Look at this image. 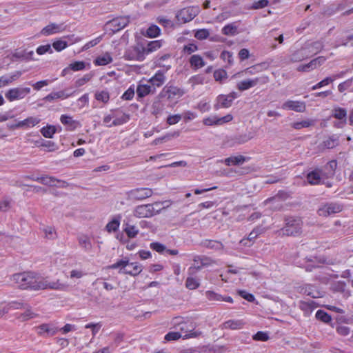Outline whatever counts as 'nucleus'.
<instances>
[{"instance_id": "nucleus-1", "label": "nucleus", "mask_w": 353, "mask_h": 353, "mask_svg": "<svg viewBox=\"0 0 353 353\" xmlns=\"http://www.w3.org/2000/svg\"><path fill=\"white\" fill-rule=\"evenodd\" d=\"M172 325L181 333L183 339L197 338L202 334L201 331L195 330L196 324L188 317L175 316L172 320Z\"/></svg>"}, {"instance_id": "nucleus-2", "label": "nucleus", "mask_w": 353, "mask_h": 353, "mask_svg": "<svg viewBox=\"0 0 353 353\" xmlns=\"http://www.w3.org/2000/svg\"><path fill=\"white\" fill-rule=\"evenodd\" d=\"M39 276L31 272L14 274L11 277L19 288L31 290H39Z\"/></svg>"}, {"instance_id": "nucleus-3", "label": "nucleus", "mask_w": 353, "mask_h": 353, "mask_svg": "<svg viewBox=\"0 0 353 353\" xmlns=\"http://www.w3.org/2000/svg\"><path fill=\"white\" fill-rule=\"evenodd\" d=\"M285 225L276 231L278 236H299L302 233L303 221L296 217H286L284 219Z\"/></svg>"}, {"instance_id": "nucleus-4", "label": "nucleus", "mask_w": 353, "mask_h": 353, "mask_svg": "<svg viewBox=\"0 0 353 353\" xmlns=\"http://www.w3.org/2000/svg\"><path fill=\"white\" fill-rule=\"evenodd\" d=\"M108 268L110 270L119 269V274H129L132 276L139 275L143 270L141 264L137 262L130 263L127 258L117 261L116 263L110 265Z\"/></svg>"}, {"instance_id": "nucleus-5", "label": "nucleus", "mask_w": 353, "mask_h": 353, "mask_svg": "<svg viewBox=\"0 0 353 353\" xmlns=\"http://www.w3.org/2000/svg\"><path fill=\"white\" fill-rule=\"evenodd\" d=\"M161 205L160 202L139 205L133 210V215L139 219L150 218L159 213L161 210Z\"/></svg>"}, {"instance_id": "nucleus-6", "label": "nucleus", "mask_w": 353, "mask_h": 353, "mask_svg": "<svg viewBox=\"0 0 353 353\" xmlns=\"http://www.w3.org/2000/svg\"><path fill=\"white\" fill-rule=\"evenodd\" d=\"M238 95L235 92H232L228 94H219L216 99L214 104V109L218 110L221 108H228L232 106L233 101L237 98Z\"/></svg>"}, {"instance_id": "nucleus-7", "label": "nucleus", "mask_w": 353, "mask_h": 353, "mask_svg": "<svg viewBox=\"0 0 353 353\" xmlns=\"http://www.w3.org/2000/svg\"><path fill=\"white\" fill-rule=\"evenodd\" d=\"M200 12L199 6H190L181 9L177 14L178 21L187 23L192 21Z\"/></svg>"}, {"instance_id": "nucleus-8", "label": "nucleus", "mask_w": 353, "mask_h": 353, "mask_svg": "<svg viewBox=\"0 0 353 353\" xmlns=\"http://www.w3.org/2000/svg\"><path fill=\"white\" fill-rule=\"evenodd\" d=\"M145 47L142 46H134L128 48L124 54L126 60L142 61L145 59Z\"/></svg>"}, {"instance_id": "nucleus-9", "label": "nucleus", "mask_w": 353, "mask_h": 353, "mask_svg": "<svg viewBox=\"0 0 353 353\" xmlns=\"http://www.w3.org/2000/svg\"><path fill=\"white\" fill-rule=\"evenodd\" d=\"M153 194V190L148 188H138L127 192L128 197L132 200L142 201Z\"/></svg>"}, {"instance_id": "nucleus-10", "label": "nucleus", "mask_w": 353, "mask_h": 353, "mask_svg": "<svg viewBox=\"0 0 353 353\" xmlns=\"http://www.w3.org/2000/svg\"><path fill=\"white\" fill-rule=\"evenodd\" d=\"M30 92V88H14L9 89L6 93L5 97L8 101L12 102L14 101L20 100L23 99L27 94Z\"/></svg>"}, {"instance_id": "nucleus-11", "label": "nucleus", "mask_w": 353, "mask_h": 353, "mask_svg": "<svg viewBox=\"0 0 353 353\" xmlns=\"http://www.w3.org/2000/svg\"><path fill=\"white\" fill-rule=\"evenodd\" d=\"M268 81L269 77L268 76L248 79L239 82L236 85V88L240 91H244L256 85L258 83L265 84Z\"/></svg>"}, {"instance_id": "nucleus-12", "label": "nucleus", "mask_w": 353, "mask_h": 353, "mask_svg": "<svg viewBox=\"0 0 353 353\" xmlns=\"http://www.w3.org/2000/svg\"><path fill=\"white\" fill-rule=\"evenodd\" d=\"M343 210V205L336 203H327L321 205L317 213L320 216L327 217Z\"/></svg>"}, {"instance_id": "nucleus-13", "label": "nucleus", "mask_w": 353, "mask_h": 353, "mask_svg": "<svg viewBox=\"0 0 353 353\" xmlns=\"http://www.w3.org/2000/svg\"><path fill=\"white\" fill-rule=\"evenodd\" d=\"M38 287L39 290L49 289L63 291L67 288V285L65 283H62L59 279L50 281L47 279L41 277L39 279V283Z\"/></svg>"}, {"instance_id": "nucleus-14", "label": "nucleus", "mask_w": 353, "mask_h": 353, "mask_svg": "<svg viewBox=\"0 0 353 353\" xmlns=\"http://www.w3.org/2000/svg\"><path fill=\"white\" fill-rule=\"evenodd\" d=\"M35 181L49 186L57 187V188H67L68 186V183L63 180L58 179L54 176H45L37 177Z\"/></svg>"}, {"instance_id": "nucleus-15", "label": "nucleus", "mask_w": 353, "mask_h": 353, "mask_svg": "<svg viewBox=\"0 0 353 353\" xmlns=\"http://www.w3.org/2000/svg\"><path fill=\"white\" fill-rule=\"evenodd\" d=\"M193 265L189 268V270L194 268L199 270L203 268L211 266L215 263V261L211 258L206 256L196 255L193 259Z\"/></svg>"}, {"instance_id": "nucleus-16", "label": "nucleus", "mask_w": 353, "mask_h": 353, "mask_svg": "<svg viewBox=\"0 0 353 353\" xmlns=\"http://www.w3.org/2000/svg\"><path fill=\"white\" fill-rule=\"evenodd\" d=\"M60 121L65 126L67 131H74L81 126L79 121L73 119L72 116L68 114H61Z\"/></svg>"}, {"instance_id": "nucleus-17", "label": "nucleus", "mask_w": 353, "mask_h": 353, "mask_svg": "<svg viewBox=\"0 0 353 353\" xmlns=\"http://www.w3.org/2000/svg\"><path fill=\"white\" fill-rule=\"evenodd\" d=\"M282 109L293 110L297 112H304L306 110L305 103L299 101L288 100L283 103Z\"/></svg>"}, {"instance_id": "nucleus-18", "label": "nucleus", "mask_w": 353, "mask_h": 353, "mask_svg": "<svg viewBox=\"0 0 353 353\" xmlns=\"http://www.w3.org/2000/svg\"><path fill=\"white\" fill-rule=\"evenodd\" d=\"M41 121L39 117H29L16 123L15 127L17 128H30L38 125Z\"/></svg>"}, {"instance_id": "nucleus-19", "label": "nucleus", "mask_w": 353, "mask_h": 353, "mask_svg": "<svg viewBox=\"0 0 353 353\" xmlns=\"http://www.w3.org/2000/svg\"><path fill=\"white\" fill-rule=\"evenodd\" d=\"M339 145V139L334 136L325 138L319 145L321 150L332 149Z\"/></svg>"}, {"instance_id": "nucleus-20", "label": "nucleus", "mask_w": 353, "mask_h": 353, "mask_svg": "<svg viewBox=\"0 0 353 353\" xmlns=\"http://www.w3.org/2000/svg\"><path fill=\"white\" fill-rule=\"evenodd\" d=\"M310 57V54L306 50L305 46L295 51L292 55L290 60L292 62H299Z\"/></svg>"}, {"instance_id": "nucleus-21", "label": "nucleus", "mask_w": 353, "mask_h": 353, "mask_svg": "<svg viewBox=\"0 0 353 353\" xmlns=\"http://www.w3.org/2000/svg\"><path fill=\"white\" fill-rule=\"evenodd\" d=\"M129 18L128 17H119L113 19L111 21V25L114 27V31H119L124 28L129 23Z\"/></svg>"}, {"instance_id": "nucleus-22", "label": "nucleus", "mask_w": 353, "mask_h": 353, "mask_svg": "<svg viewBox=\"0 0 353 353\" xmlns=\"http://www.w3.org/2000/svg\"><path fill=\"white\" fill-rule=\"evenodd\" d=\"M189 63L191 68L194 70L200 69L205 65L203 57L199 54L192 55L189 59Z\"/></svg>"}, {"instance_id": "nucleus-23", "label": "nucleus", "mask_w": 353, "mask_h": 353, "mask_svg": "<svg viewBox=\"0 0 353 353\" xmlns=\"http://www.w3.org/2000/svg\"><path fill=\"white\" fill-rule=\"evenodd\" d=\"M37 143L38 147L43 148L46 152H54L59 149L57 144L50 140L41 139L39 141H37Z\"/></svg>"}, {"instance_id": "nucleus-24", "label": "nucleus", "mask_w": 353, "mask_h": 353, "mask_svg": "<svg viewBox=\"0 0 353 353\" xmlns=\"http://www.w3.org/2000/svg\"><path fill=\"white\" fill-rule=\"evenodd\" d=\"M249 158H246L243 155L231 156L224 159V163L228 166L238 165L243 164Z\"/></svg>"}, {"instance_id": "nucleus-25", "label": "nucleus", "mask_w": 353, "mask_h": 353, "mask_svg": "<svg viewBox=\"0 0 353 353\" xmlns=\"http://www.w3.org/2000/svg\"><path fill=\"white\" fill-rule=\"evenodd\" d=\"M165 81L164 72L159 70L150 79L149 82L154 86L161 87Z\"/></svg>"}, {"instance_id": "nucleus-26", "label": "nucleus", "mask_w": 353, "mask_h": 353, "mask_svg": "<svg viewBox=\"0 0 353 353\" xmlns=\"http://www.w3.org/2000/svg\"><path fill=\"white\" fill-rule=\"evenodd\" d=\"M321 170L316 169L307 174V181L311 185H319L321 183Z\"/></svg>"}, {"instance_id": "nucleus-27", "label": "nucleus", "mask_w": 353, "mask_h": 353, "mask_svg": "<svg viewBox=\"0 0 353 353\" xmlns=\"http://www.w3.org/2000/svg\"><path fill=\"white\" fill-rule=\"evenodd\" d=\"M121 219V214H117L114 216L113 219L109 221L105 226V230L107 232L111 233L117 231L119 228Z\"/></svg>"}, {"instance_id": "nucleus-28", "label": "nucleus", "mask_w": 353, "mask_h": 353, "mask_svg": "<svg viewBox=\"0 0 353 353\" xmlns=\"http://www.w3.org/2000/svg\"><path fill=\"white\" fill-rule=\"evenodd\" d=\"M112 62V57L109 52L98 56L93 61L96 66H103Z\"/></svg>"}, {"instance_id": "nucleus-29", "label": "nucleus", "mask_w": 353, "mask_h": 353, "mask_svg": "<svg viewBox=\"0 0 353 353\" xmlns=\"http://www.w3.org/2000/svg\"><path fill=\"white\" fill-rule=\"evenodd\" d=\"M305 46L310 57L320 52L323 48V44L321 41H315Z\"/></svg>"}, {"instance_id": "nucleus-30", "label": "nucleus", "mask_w": 353, "mask_h": 353, "mask_svg": "<svg viewBox=\"0 0 353 353\" xmlns=\"http://www.w3.org/2000/svg\"><path fill=\"white\" fill-rule=\"evenodd\" d=\"M245 322L243 320L230 319L223 324L225 329L240 330L243 327Z\"/></svg>"}, {"instance_id": "nucleus-31", "label": "nucleus", "mask_w": 353, "mask_h": 353, "mask_svg": "<svg viewBox=\"0 0 353 353\" xmlns=\"http://www.w3.org/2000/svg\"><path fill=\"white\" fill-rule=\"evenodd\" d=\"M61 31L62 28L61 25H58L56 23H50L42 29L41 34L43 35L49 36L51 34L61 32Z\"/></svg>"}, {"instance_id": "nucleus-32", "label": "nucleus", "mask_w": 353, "mask_h": 353, "mask_svg": "<svg viewBox=\"0 0 353 353\" xmlns=\"http://www.w3.org/2000/svg\"><path fill=\"white\" fill-rule=\"evenodd\" d=\"M57 332V327H52L48 323L41 324L38 327V334L39 335H43L46 333L50 336H53Z\"/></svg>"}, {"instance_id": "nucleus-33", "label": "nucleus", "mask_w": 353, "mask_h": 353, "mask_svg": "<svg viewBox=\"0 0 353 353\" xmlns=\"http://www.w3.org/2000/svg\"><path fill=\"white\" fill-rule=\"evenodd\" d=\"M37 316V314L32 310L30 307H28L24 312L17 314L16 318L20 321L23 322L34 319Z\"/></svg>"}, {"instance_id": "nucleus-34", "label": "nucleus", "mask_w": 353, "mask_h": 353, "mask_svg": "<svg viewBox=\"0 0 353 353\" xmlns=\"http://www.w3.org/2000/svg\"><path fill=\"white\" fill-rule=\"evenodd\" d=\"M332 117L339 120H343V124L346 123L347 111L345 108L335 107L332 110Z\"/></svg>"}, {"instance_id": "nucleus-35", "label": "nucleus", "mask_w": 353, "mask_h": 353, "mask_svg": "<svg viewBox=\"0 0 353 353\" xmlns=\"http://www.w3.org/2000/svg\"><path fill=\"white\" fill-rule=\"evenodd\" d=\"M123 231L130 239L135 238L139 234V229L135 225L126 223L123 224Z\"/></svg>"}, {"instance_id": "nucleus-36", "label": "nucleus", "mask_w": 353, "mask_h": 353, "mask_svg": "<svg viewBox=\"0 0 353 353\" xmlns=\"http://www.w3.org/2000/svg\"><path fill=\"white\" fill-rule=\"evenodd\" d=\"M318 307V305L314 301H301L299 302V308L304 312H312Z\"/></svg>"}, {"instance_id": "nucleus-37", "label": "nucleus", "mask_w": 353, "mask_h": 353, "mask_svg": "<svg viewBox=\"0 0 353 353\" xmlns=\"http://www.w3.org/2000/svg\"><path fill=\"white\" fill-rule=\"evenodd\" d=\"M70 97V94H66L65 91L61 90L59 92H51L48 94L45 99L48 101H52L54 99H65Z\"/></svg>"}, {"instance_id": "nucleus-38", "label": "nucleus", "mask_w": 353, "mask_h": 353, "mask_svg": "<svg viewBox=\"0 0 353 353\" xmlns=\"http://www.w3.org/2000/svg\"><path fill=\"white\" fill-rule=\"evenodd\" d=\"M203 245L207 248L213 249L215 250H220L223 248V243L221 241L216 240H205L203 242Z\"/></svg>"}, {"instance_id": "nucleus-39", "label": "nucleus", "mask_w": 353, "mask_h": 353, "mask_svg": "<svg viewBox=\"0 0 353 353\" xmlns=\"http://www.w3.org/2000/svg\"><path fill=\"white\" fill-rule=\"evenodd\" d=\"M162 46V41L161 40H154L150 41L147 47L145 48V55L148 54L154 51L157 50Z\"/></svg>"}, {"instance_id": "nucleus-40", "label": "nucleus", "mask_w": 353, "mask_h": 353, "mask_svg": "<svg viewBox=\"0 0 353 353\" xmlns=\"http://www.w3.org/2000/svg\"><path fill=\"white\" fill-rule=\"evenodd\" d=\"M57 132V128L54 125H48L46 126L43 127L41 129V134L48 139H51L53 137L54 134Z\"/></svg>"}, {"instance_id": "nucleus-41", "label": "nucleus", "mask_w": 353, "mask_h": 353, "mask_svg": "<svg viewBox=\"0 0 353 353\" xmlns=\"http://www.w3.org/2000/svg\"><path fill=\"white\" fill-rule=\"evenodd\" d=\"M94 98L99 102L107 103L110 100V93L108 90L97 91L94 94Z\"/></svg>"}, {"instance_id": "nucleus-42", "label": "nucleus", "mask_w": 353, "mask_h": 353, "mask_svg": "<svg viewBox=\"0 0 353 353\" xmlns=\"http://www.w3.org/2000/svg\"><path fill=\"white\" fill-rule=\"evenodd\" d=\"M178 136H179V132H174L173 133H168V134H166L165 135H164L163 137H158V138L155 139L152 142L151 144L154 145H157L162 143H163V142H165L166 141L170 140L172 137H178Z\"/></svg>"}, {"instance_id": "nucleus-43", "label": "nucleus", "mask_w": 353, "mask_h": 353, "mask_svg": "<svg viewBox=\"0 0 353 353\" xmlns=\"http://www.w3.org/2000/svg\"><path fill=\"white\" fill-rule=\"evenodd\" d=\"M150 91L151 86L147 84H140L137 88V94L140 98L147 96Z\"/></svg>"}, {"instance_id": "nucleus-44", "label": "nucleus", "mask_w": 353, "mask_h": 353, "mask_svg": "<svg viewBox=\"0 0 353 353\" xmlns=\"http://www.w3.org/2000/svg\"><path fill=\"white\" fill-rule=\"evenodd\" d=\"M326 59H327L325 57L319 56V57L311 60L307 63L310 65L311 70H313L320 67L321 65H323L325 62Z\"/></svg>"}, {"instance_id": "nucleus-45", "label": "nucleus", "mask_w": 353, "mask_h": 353, "mask_svg": "<svg viewBox=\"0 0 353 353\" xmlns=\"http://www.w3.org/2000/svg\"><path fill=\"white\" fill-rule=\"evenodd\" d=\"M316 318L326 323H328L332 321L331 316L326 312L321 310H319L316 312Z\"/></svg>"}, {"instance_id": "nucleus-46", "label": "nucleus", "mask_w": 353, "mask_h": 353, "mask_svg": "<svg viewBox=\"0 0 353 353\" xmlns=\"http://www.w3.org/2000/svg\"><path fill=\"white\" fill-rule=\"evenodd\" d=\"M16 75L1 76L0 77V88L8 86L17 79Z\"/></svg>"}, {"instance_id": "nucleus-47", "label": "nucleus", "mask_w": 353, "mask_h": 353, "mask_svg": "<svg viewBox=\"0 0 353 353\" xmlns=\"http://www.w3.org/2000/svg\"><path fill=\"white\" fill-rule=\"evenodd\" d=\"M160 33L161 30L156 25L150 26L146 31V35L150 38H155L158 37L160 34Z\"/></svg>"}, {"instance_id": "nucleus-48", "label": "nucleus", "mask_w": 353, "mask_h": 353, "mask_svg": "<svg viewBox=\"0 0 353 353\" xmlns=\"http://www.w3.org/2000/svg\"><path fill=\"white\" fill-rule=\"evenodd\" d=\"M313 124L311 120H303L301 121H296L292 124V127L296 130H300L304 128H308Z\"/></svg>"}, {"instance_id": "nucleus-49", "label": "nucleus", "mask_w": 353, "mask_h": 353, "mask_svg": "<svg viewBox=\"0 0 353 353\" xmlns=\"http://www.w3.org/2000/svg\"><path fill=\"white\" fill-rule=\"evenodd\" d=\"M200 285L199 281L193 277H188L185 281V287L189 290H195Z\"/></svg>"}, {"instance_id": "nucleus-50", "label": "nucleus", "mask_w": 353, "mask_h": 353, "mask_svg": "<svg viewBox=\"0 0 353 353\" xmlns=\"http://www.w3.org/2000/svg\"><path fill=\"white\" fill-rule=\"evenodd\" d=\"M205 297L210 301H221L222 295L212 291L208 290L205 293Z\"/></svg>"}, {"instance_id": "nucleus-51", "label": "nucleus", "mask_w": 353, "mask_h": 353, "mask_svg": "<svg viewBox=\"0 0 353 353\" xmlns=\"http://www.w3.org/2000/svg\"><path fill=\"white\" fill-rule=\"evenodd\" d=\"M199 49L198 46L193 43H190L187 45H185L182 49V52L184 54L190 55L193 52L197 51Z\"/></svg>"}, {"instance_id": "nucleus-52", "label": "nucleus", "mask_w": 353, "mask_h": 353, "mask_svg": "<svg viewBox=\"0 0 353 353\" xmlns=\"http://www.w3.org/2000/svg\"><path fill=\"white\" fill-rule=\"evenodd\" d=\"M68 68L72 71H81L85 68V63L83 61H77L71 63L69 65Z\"/></svg>"}, {"instance_id": "nucleus-53", "label": "nucleus", "mask_w": 353, "mask_h": 353, "mask_svg": "<svg viewBox=\"0 0 353 353\" xmlns=\"http://www.w3.org/2000/svg\"><path fill=\"white\" fill-rule=\"evenodd\" d=\"M181 338L183 339L181 333L177 331L169 332L164 336V339L166 341H177Z\"/></svg>"}, {"instance_id": "nucleus-54", "label": "nucleus", "mask_w": 353, "mask_h": 353, "mask_svg": "<svg viewBox=\"0 0 353 353\" xmlns=\"http://www.w3.org/2000/svg\"><path fill=\"white\" fill-rule=\"evenodd\" d=\"M45 233V237L48 239H54L57 238V232L54 228L48 226L43 229Z\"/></svg>"}, {"instance_id": "nucleus-55", "label": "nucleus", "mask_w": 353, "mask_h": 353, "mask_svg": "<svg viewBox=\"0 0 353 353\" xmlns=\"http://www.w3.org/2000/svg\"><path fill=\"white\" fill-rule=\"evenodd\" d=\"M52 47L54 48V49L56 51L60 52V51L65 49L68 47V43L65 41L59 39V40L54 41L52 43Z\"/></svg>"}, {"instance_id": "nucleus-56", "label": "nucleus", "mask_w": 353, "mask_h": 353, "mask_svg": "<svg viewBox=\"0 0 353 353\" xmlns=\"http://www.w3.org/2000/svg\"><path fill=\"white\" fill-rule=\"evenodd\" d=\"M210 35V32L207 29L197 30L194 33V37L199 40L206 39Z\"/></svg>"}, {"instance_id": "nucleus-57", "label": "nucleus", "mask_w": 353, "mask_h": 353, "mask_svg": "<svg viewBox=\"0 0 353 353\" xmlns=\"http://www.w3.org/2000/svg\"><path fill=\"white\" fill-rule=\"evenodd\" d=\"M181 115V119H183L185 123L195 119L198 116L196 112H192L190 110L185 111Z\"/></svg>"}, {"instance_id": "nucleus-58", "label": "nucleus", "mask_w": 353, "mask_h": 353, "mask_svg": "<svg viewBox=\"0 0 353 353\" xmlns=\"http://www.w3.org/2000/svg\"><path fill=\"white\" fill-rule=\"evenodd\" d=\"M150 248L152 250H154V251H155V252H158L159 254H163L165 252V246L163 244H162V243H161L159 242H152V243H151L150 244Z\"/></svg>"}, {"instance_id": "nucleus-59", "label": "nucleus", "mask_w": 353, "mask_h": 353, "mask_svg": "<svg viewBox=\"0 0 353 353\" xmlns=\"http://www.w3.org/2000/svg\"><path fill=\"white\" fill-rule=\"evenodd\" d=\"M128 120L129 116L125 114H123L119 117L114 118V119L112 121V124L113 126L121 125L127 123Z\"/></svg>"}, {"instance_id": "nucleus-60", "label": "nucleus", "mask_w": 353, "mask_h": 353, "mask_svg": "<svg viewBox=\"0 0 353 353\" xmlns=\"http://www.w3.org/2000/svg\"><path fill=\"white\" fill-rule=\"evenodd\" d=\"M252 339L257 341H267L269 339V336L267 332L259 331L253 336Z\"/></svg>"}, {"instance_id": "nucleus-61", "label": "nucleus", "mask_w": 353, "mask_h": 353, "mask_svg": "<svg viewBox=\"0 0 353 353\" xmlns=\"http://www.w3.org/2000/svg\"><path fill=\"white\" fill-rule=\"evenodd\" d=\"M262 233V230L259 228H254L248 234V237L254 243L257 237Z\"/></svg>"}, {"instance_id": "nucleus-62", "label": "nucleus", "mask_w": 353, "mask_h": 353, "mask_svg": "<svg viewBox=\"0 0 353 353\" xmlns=\"http://www.w3.org/2000/svg\"><path fill=\"white\" fill-rule=\"evenodd\" d=\"M101 327V324L100 323H90L85 325V328L92 330V333L93 336H94L98 333Z\"/></svg>"}, {"instance_id": "nucleus-63", "label": "nucleus", "mask_w": 353, "mask_h": 353, "mask_svg": "<svg viewBox=\"0 0 353 353\" xmlns=\"http://www.w3.org/2000/svg\"><path fill=\"white\" fill-rule=\"evenodd\" d=\"M167 92L169 94V97L170 96H182L183 94V92L179 88L175 86H170L168 88Z\"/></svg>"}, {"instance_id": "nucleus-64", "label": "nucleus", "mask_w": 353, "mask_h": 353, "mask_svg": "<svg viewBox=\"0 0 353 353\" xmlns=\"http://www.w3.org/2000/svg\"><path fill=\"white\" fill-rule=\"evenodd\" d=\"M181 119V115L179 114L170 115L167 118V123L172 125L178 123Z\"/></svg>"}]
</instances>
